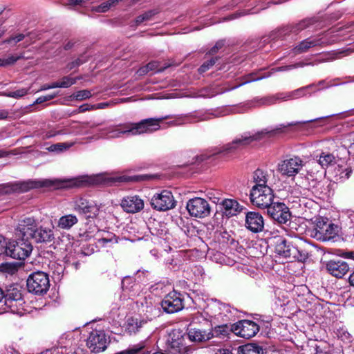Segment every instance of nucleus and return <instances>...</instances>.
Returning a JSON list of instances; mask_svg holds the SVG:
<instances>
[{"label": "nucleus", "mask_w": 354, "mask_h": 354, "mask_svg": "<svg viewBox=\"0 0 354 354\" xmlns=\"http://www.w3.org/2000/svg\"><path fill=\"white\" fill-rule=\"evenodd\" d=\"M167 119H173L167 122L169 126H179L186 123V117L165 115L158 118H147L136 123H126L119 126V130L122 133H131L132 135L145 133H152L160 128V122Z\"/></svg>", "instance_id": "1"}, {"label": "nucleus", "mask_w": 354, "mask_h": 354, "mask_svg": "<svg viewBox=\"0 0 354 354\" xmlns=\"http://www.w3.org/2000/svg\"><path fill=\"white\" fill-rule=\"evenodd\" d=\"M301 124L300 122H290L287 124H280L272 130H268L267 129H263L253 134L252 136H241L239 138H236L231 142L227 144L222 147V150L220 153L224 155L233 154L237 150L241 149L248 145H250L254 141H259L264 138L265 137L271 138L277 135L286 133L289 127L296 126Z\"/></svg>", "instance_id": "2"}, {"label": "nucleus", "mask_w": 354, "mask_h": 354, "mask_svg": "<svg viewBox=\"0 0 354 354\" xmlns=\"http://www.w3.org/2000/svg\"><path fill=\"white\" fill-rule=\"evenodd\" d=\"M153 175L140 174L133 176H121L118 177H106L102 174L93 176H82L75 178L74 185L77 187H87L104 184L112 185L122 182H142L151 180Z\"/></svg>", "instance_id": "3"}, {"label": "nucleus", "mask_w": 354, "mask_h": 354, "mask_svg": "<svg viewBox=\"0 0 354 354\" xmlns=\"http://www.w3.org/2000/svg\"><path fill=\"white\" fill-rule=\"evenodd\" d=\"M17 232H20L24 236L33 239L37 243H50L55 239L52 228L40 225L32 217L25 218L18 224Z\"/></svg>", "instance_id": "4"}, {"label": "nucleus", "mask_w": 354, "mask_h": 354, "mask_svg": "<svg viewBox=\"0 0 354 354\" xmlns=\"http://www.w3.org/2000/svg\"><path fill=\"white\" fill-rule=\"evenodd\" d=\"M308 229L311 237L321 241H329L335 238L338 233L337 226L323 217H317Z\"/></svg>", "instance_id": "5"}, {"label": "nucleus", "mask_w": 354, "mask_h": 354, "mask_svg": "<svg viewBox=\"0 0 354 354\" xmlns=\"http://www.w3.org/2000/svg\"><path fill=\"white\" fill-rule=\"evenodd\" d=\"M26 286L28 291L33 295H45L50 288L48 274L41 271L32 272L26 280Z\"/></svg>", "instance_id": "6"}, {"label": "nucleus", "mask_w": 354, "mask_h": 354, "mask_svg": "<svg viewBox=\"0 0 354 354\" xmlns=\"http://www.w3.org/2000/svg\"><path fill=\"white\" fill-rule=\"evenodd\" d=\"M17 235L20 237L19 239L8 243V257L15 259L24 260L29 257L33 248L28 237L24 236L20 232H17Z\"/></svg>", "instance_id": "7"}, {"label": "nucleus", "mask_w": 354, "mask_h": 354, "mask_svg": "<svg viewBox=\"0 0 354 354\" xmlns=\"http://www.w3.org/2000/svg\"><path fill=\"white\" fill-rule=\"evenodd\" d=\"M275 195L270 187H252L250 193L252 204L261 209H267L274 202Z\"/></svg>", "instance_id": "8"}, {"label": "nucleus", "mask_w": 354, "mask_h": 354, "mask_svg": "<svg viewBox=\"0 0 354 354\" xmlns=\"http://www.w3.org/2000/svg\"><path fill=\"white\" fill-rule=\"evenodd\" d=\"M186 334L181 330H173L165 344V352L167 354H185L188 346L185 342Z\"/></svg>", "instance_id": "9"}, {"label": "nucleus", "mask_w": 354, "mask_h": 354, "mask_svg": "<svg viewBox=\"0 0 354 354\" xmlns=\"http://www.w3.org/2000/svg\"><path fill=\"white\" fill-rule=\"evenodd\" d=\"M150 205L155 210L166 212L174 209L176 205V201L171 191L164 189L153 195Z\"/></svg>", "instance_id": "10"}, {"label": "nucleus", "mask_w": 354, "mask_h": 354, "mask_svg": "<svg viewBox=\"0 0 354 354\" xmlns=\"http://www.w3.org/2000/svg\"><path fill=\"white\" fill-rule=\"evenodd\" d=\"M317 22L315 17L306 18L299 22L292 23L283 26L277 30L274 38H279L283 39L285 37L289 36L292 34L298 35L302 30L309 28L312 25Z\"/></svg>", "instance_id": "11"}, {"label": "nucleus", "mask_w": 354, "mask_h": 354, "mask_svg": "<svg viewBox=\"0 0 354 354\" xmlns=\"http://www.w3.org/2000/svg\"><path fill=\"white\" fill-rule=\"evenodd\" d=\"M266 209L268 215L279 225H286L290 222L292 214L284 203L274 201Z\"/></svg>", "instance_id": "12"}, {"label": "nucleus", "mask_w": 354, "mask_h": 354, "mask_svg": "<svg viewBox=\"0 0 354 354\" xmlns=\"http://www.w3.org/2000/svg\"><path fill=\"white\" fill-rule=\"evenodd\" d=\"M109 342V337L104 330L95 329L89 333L86 346L92 353H99L106 349Z\"/></svg>", "instance_id": "13"}, {"label": "nucleus", "mask_w": 354, "mask_h": 354, "mask_svg": "<svg viewBox=\"0 0 354 354\" xmlns=\"http://www.w3.org/2000/svg\"><path fill=\"white\" fill-rule=\"evenodd\" d=\"M22 301V287L19 284H12L8 286L6 290H3V303L6 306L5 310L10 309L12 311H14L17 304H21Z\"/></svg>", "instance_id": "14"}, {"label": "nucleus", "mask_w": 354, "mask_h": 354, "mask_svg": "<svg viewBox=\"0 0 354 354\" xmlns=\"http://www.w3.org/2000/svg\"><path fill=\"white\" fill-rule=\"evenodd\" d=\"M184 306L183 295L175 290L167 294L161 301L162 310L169 314L180 311L184 308Z\"/></svg>", "instance_id": "15"}, {"label": "nucleus", "mask_w": 354, "mask_h": 354, "mask_svg": "<svg viewBox=\"0 0 354 354\" xmlns=\"http://www.w3.org/2000/svg\"><path fill=\"white\" fill-rule=\"evenodd\" d=\"M304 165L303 160L299 156H293L283 160L278 164L277 170L282 176H295Z\"/></svg>", "instance_id": "16"}, {"label": "nucleus", "mask_w": 354, "mask_h": 354, "mask_svg": "<svg viewBox=\"0 0 354 354\" xmlns=\"http://www.w3.org/2000/svg\"><path fill=\"white\" fill-rule=\"evenodd\" d=\"M186 208L192 216L205 218L210 214L211 208L208 202L202 198L189 199Z\"/></svg>", "instance_id": "17"}, {"label": "nucleus", "mask_w": 354, "mask_h": 354, "mask_svg": "<svg viewBox=\"0 0 354 354\" xmlns=\"http://www.w3.org/2000/svg\"><path fill=\"white\" fill-rule=\"evenodd\" d=\"M259 325L254 321L242 319L234 324V334L239 337L250 339L259 331Z\"/></svg>", "instance_id": "18"}, {"label": "nucleus", "mask_w": 354, "mask_h": 354, "mask_svg": "<svg viewBox=\"0 0 354 354\" xmlns=\"http://www.w3.org/2000/svg\"><path fill=\"white\" fill-rule=\"evenodd\" d=\"M74 209L80 214H84L86 218H94L99 214L100 207L94 201L81 197L75 200Z\"/></svg>", "instance_id": "19"}, {"label": "nucleus", "mask_w": 354, "mask_h": 354, "mask_svg": "<svg viewBox=\"0 0 354 354\" xmlns=\"http://www.w3.org/2000/svg\"><path fill=\"white\" fill-rule=\"evenodd\" d=\"M52 184L50 180L37 181L29 180L27 181H20L15 183L6 185L4 188L6 189V193L10 192H26L32 189L44 187Z\"/></svg>", "instance_id": "20"}, {"label": "nucleus", "mask_w": 354, "mask_h": 354, "mask_svg": "<svg viewBox=\"0 0 354 354\" xmlns=\"http://www.w3.org/2000/svg\"><path fill=\"white\" fill-rule=\"evenodd\" d=\"M276 252L285 258L292 257L300 261H304L307 258L306 254H302L299 250L291 245L286 239L281 240L275 246Z\"/></svg>", "instance_id": "21"}, {"label": "nucleus", "mask_w": 354, "mask_h": 354, "mask_svg": "<svg viewBox=\"0 0 354 354\" xmlns=\"http://www.w3.org/2000/svg\"><path fill=\"white\" fill-rule=\"evenodd\" d=\"M326 271L332 276L341 279L350 270L349 265L340 259H333L328 261L325 266Z\"/></svg>", "instance_id": "22"}, {"label": "nucleus", "mask_w": 354, "mask_h": 354, "mask_svg": "<svg viewBox=\"0 0 354 354\" xmlns=\"http://www.w3.org/2000/svg\"><path fill=\"white\" fill-rule=\"evenodd\" d=\"M245 226L252 233L262 232L264 228V219L263 216L257 212H248L245 215Z\"/></svg>", "instance_id": "23"}, {"label": "nucleus", "mask_w": 354, "mask_h": 354, "mask_svg": "<svg viewBox=\"0 0 354 354\" xmlns=\"http://www.w3.org/2000/svg\"><path fill=\"white\" fill-rule=\"evenodd\" d=\"M120 205L124 212L136 214L143 209L145 204L140 196L134 195L124 197Z\"/></svg>", "instance_id": "24"}, {"label": "nucleus", "mask_w": 354, "mask_h": 354, "mask_svg": "<svg viewBox=\"0 0 354 354\" xmlns=\"http://www.w3.org/2000/svg\"><path fill=\"white\" fill-rule=\"evenodd\" d=\"M185 334L189 340L194 343L205 342L214 337V334L210 331L207 332L200 328L192 327L187 328Z\"/></svg>", "instance_id": "25"}, {"label": "nucleus", "mask_w": 354, "mask_h": 354, "mask_svg": "<svg viewBox=\"0 0 354 354\" xmlns=\"http://www.w3.org/2000/svg\"><path fill=\"white\" fill-rule=\"evenodd\" d=\"M221 205L223 215L227 218L236 216L242 210V206L234 199H224L222 201Z\"/></svg>", "instance_id": "26"}, {"label": "nucleus", "mask_w": 354, "mask_h": 354, "mask_svg": "<svg viewBox=\"0 0 354 354\" xmlns=\"http://www.w3.org/2000/svg\"><path fill=\"white\" fill-rule=\"evenodd\" d=\"M253 181L255 185L253 187H269L267 183L269 179V174L267 171L257 169L253 172Z\"/></svg>", "instance_id": "27"}, {"label": "nucleus", "mask_w": 354, "mask_h": 354, "mask_svg": "<svg viewBox=\"0 0 354 354\" xmlns=\"http://www.w3.org/2000/svg\"><path fill=\"white\" fill-rule=\"evenodd\" d=\"M147 324L145 320H138L137 318L130 317L127 319L126 331L129 334H136L140 329Z\"/></svg>", "instance_id": "28"}, {"label": "nucleus", "mask_w": 354, "mask_h": 354, "mask_svg": "<svg viewBox=\"0 0 354 354\" xmlns=\"http://www.w3.org/2000/svg\"><path fill=\"white\" fill-rule=\"evenodd\" d=\"M78 218L75 215L67 214L61 216L57 223V227L63 230H69L77 223Z\"/></svg>", "instance_id": "29"}, {"label": "nucleus", "mask_w": 354, "mask_h": 354, "mask_svg": "<svg viewBox=\"0 0 354 354\" xmlns=\"http://www.w3.org/2000/svg\"><path fill=\"white\" fill-rule=\"evenodd\" d=\"M238 354H263V349L257 344L249 343L239 346Z\"/></svg>", "instance_id": "30"}, {"label": "nucleus", "mask_w": 354, "mask_h": 354, "mask_svg": "<svg viewBox=\"0 0 354 354\" xmlns=\"http://www.w3.org/2000/svg\"><path fill=\"white\" fill-rule=\"evenodd\" d=\"M214 334V337H226L230 333H234L233 324H222L216 326L214 330H210Z\"/></svg>", "instance_id": "31"}, {"label": "nucleus", "mask_w": 354, "mask_h": 354, "mask_svg": "<svg viewBox=\"0 0 354 354\" xmlns=\"http://www.w3.org/2000/svg\"><path fill=\"white\" fill-rule=\"evenodd\" d=\"M317 43L318 41L317 40H310L308 38L306 39L299 42V44L293 48V51L295 54H301L306 53L311 47L317 46Z\"/></svg>", "instance_id": "32"}, {"label": "nucleus", "mask_w": 354, "mask_h": 354, "mask_svg": "<svg viewBox=\"0 0 354 354\" xmlns=\"http://www.w3.org/2000/svg\"><path fill=\"white\" fill-rule=\"evenodd\" d=\"M318 162L322 168L328 167L335 163V157L333 153L322 152Z\"/></svg>", "instance_id": "33"}, {"label": "nucleus", "mask_w": 354, "mask_h": 354, "mask_svg": "<svg viewBox=\"0 0 354 354\" xmlns=\"http://www.w3.org/2000/svg\"><path fill=\"white\" fill-rule=\"evenodd\" d=\"M159 11L156 9L149 10L142 15H140L136 18L135 23L137 26H139L145 21L151 20L153 17L157 15Z\"/></svg>", "instance_id": "34"}, {"label": "nucleus", "mask_w": 354, "mask_h": 354, "mask_svg": "<svg viewBox=\"0 0 354 354\" xmlns=\"http://www.w3.org/2000/svg\"><path fill=\"white\" fill-rule=\"evenodd\" d=\"M323 185L321 181L313 179L309 183L308 191H311L314 195H318L322 193Z\"/></svg>", "instance_id": "35"}, {"label": "nucleus", "mask_w": 354, "mask_h": 354, "mask_svg": "<svg viewBox=\"0 0 354 354\" xmlns=\"http://www.w3.org/2000/svg\"><path fill=\"white\" fill-rule=\"evenodd\" d=\"M218 57H213L210 59L203 62V64L198 68V72L203 74L209 70L218 60Z\"/></svg>", "instance_id": "36"}, {"label": "nucleus", "mask_w": 354, "mask_h": 354, "mask_svg": "<svg viewBox=\"0 0 354 354\" xmlns=\"http://www.w3.org/2000/svg\"><path fill=\"white\" fill-rule=\"evenodd\" d=\"M263 77H264L263 76L257 77L256 73H249V74L245 75L244 77H243V82H242L241 83H239L238 85L232 87V89L236 88L240 86H242L245 84H247V83H249V82H251L253 81L260 80L263 79Z\"/></svg>", "instance_id": "37"}, {"label": "nucleus", "mask_w": 354, "mask_h": 354, "mask_svg": "<svg viewBox=\"0 0 354 354\" xmlns=\"http://www.w3.org/2000/svg\"><path fill=\"white\" fill-rule=\"evenodd\" d=\"M80 77H71L70 76H64L63 77L59 82L61 88H68L71 86L75 84L77 82V80H80Z\"/></svg>", "instance_id": "38"}, {"label": "nucleus", "mask_w": 354, "mask_h": 354, "mask_svg": "<svg viewBox=\"0 0 354 354\" xmlns=\"http://www.w3.org/2000/svg\"><path fill=\"white\" fill-rule=\"evenodd\" d=\"M71 146H73V143L68 144L66 142H60L52 145L49 148L48 150L51 151H57L61 152L64 150H66L69 149Z\"/></svg>", "instance_id": "39"}, {"label": "nucleus", "mask_w": 354, "mask_h": 354, "mask_svg": "<svg viewBox=\"0 0 354 354\" xmlns=\"http://www.w3.org/2000/svg\"><path fill=\"white\" fill-rule=\"evenodd\" d=\"M22 57V55H10L7 58H0V66H6L14 64L17 61L21 59Z\"/></svg>", "instance_id": "40"}, {"label": "nucleus", "mask_w": 354, "mask_h": 354, "mask_svg": "<svg viewBox=\"0 0 354 354\" xmlns=\"http://www.w3.org/2000/svg\"><path fill=\"white\" fill-rule=\"evenodd\" d=\"M91 96V93L88 90H80L73 94V97L78 101L88 99Z\"/></svg>", "instance_id": "41"}, {"label": "nucleus", "mask_w": 354, "mask_h": 354, "mask_svg": "<svg viewBox=\"0 0 354 354\" xmlns=\"http://www.w3.org/2000/svg\"><path fill=\"white\" fill-rule=\"evenodd\" d=\"M135 279L133 277L127 276L122 281V288L124 290H130L133 288Z\"/></svg>", "instance_id": "42"}, {"label": "nucleus", "mask_w": 354, "mask_h": 354, "mask_svg": "<svg viewBox=\"0 0 354 354\" xmlns=\"http://www.w3.org/2000/svg\"><path fill=\"white\" fill-rule=\"evenodd\" d=\"M225 45L224 40H218L216 42L215 45L206 53V55H214L216 54L220 49Z\"/></svg>", "instance_id": "43"}, {"label": "nucleus", "mask_w": 354, "mask_h": 354, "mask_svg": "<svg viewBox=\"0 0 354 354\" xmlns=\"http://www.w3.org/2000/svg\"><path fill=\"white\" fill-rule=\"evenodd\" d=\"M28 89L21 88L15 91L5 93L4 95L10 97L19 98L26 95L28 93Z\"/></svg>", "instance_id": "44"}, {"label": "nucleus", "mask_w": 354, "mask_h": 354, "mask_svg": "<svg viewBox=\"0 0 354 354\" xmlns=\"http://www.w3.org/2000/svg\"><path fill=\"white\" fill-rule=\"evenodd\" d=\"M8 243H6V239L0 236V256L8 257Z\"/></svg>", "instance_id": "45"}, {"label": "nucleus", "mask_w": 354, "mask_h": 354, "mask_svg": "<svg viewBox=\"0 0 354 354\" xmlns=\"http://www.w3.org/2000/svg\"><path fill=\"white\" fill-rule=\"evenodd\" d=\"M3 270L9 273H14L18 270V265L17 263H3L1 265Z\"/></svg>", "instance_id": "46"}, {"label": "nucleus", "mask_w": 354, "mask_h": 354, "mask_svg": "<svg viewBox=\"0 0 354 354\" xmlns=\"http://www.w3.org/2000/svg\"><path fill=\"white\" fill-rule=\"evenodd\" d=\"M160 63L158 61H151L147 64L149 71L162 72L165 68H159Z\"/></svg>", "instance_id": "47"}, {"label": "nucleus", "mask_w": 354, "mask_h": 354, "mask_svg": "<svg viewBox=\"0 0 354 354\" xmlns=\"http://www.w3.org/2000/svg\"><path fill=\"white\" fill-rule=\"evenodd\" d=\"M315 354H331L330 347L328 346L316 345Z\"/></svg>", "instance_id": "48"}, {"label": "nucleus", "mask_w": 354, "mask_h": 354, "mask_svg": "<svg viewBox=\"0 0 354 354\" xmlns=\"http://www.w3.org/2000/svg\"><path fill=\"white\" fill-rule=\"evenodd\" d=\"M112 6V5L111 4V2L109 0H108L106 2H104L102 3H101L98 7L96 9V10L97 12H105L106 11H108L110 8Z\"/></svg>", "instance_id": "49"}, {"label": "nucleus", "mask_w": 354, "mask_h": 354, "mask_svg": "<svg viewBox=\"0 0 354 354\" xmlns=\"http://www.w3.org/2000/svg\"><path fill=\"white\" fill-rule=\"evenodd\" d=\"M352 172H353V170H352L351 167H348L345 168L344 169H342L339 173L340 178H344V179L349 178Z\"/></svg>", "instance_id": "50"}, {"label": "nucleus", "mask_w": 354, "mask_h": 354, "mask_svg": "<svg viewBox=\"0 0 354 354\" xmlns=\"http://www.w3.org/2000/svg\"><path fill=\"white\" fill-rule=\"evenodd\" d=\"M84 62H85L84 60H82L80 58H77L75 60L68 63L67 65V68L69 70H71L75 67H78L79 66L83 64L84 63Z\"/></svg>", "instance_id": "51"}, {"label": "nucleus", "mask_w": 354, "mask_h": 354, "mask_svg": "<svg viewBox=\"0 0 354 354\" xmlns=\"http://www.w3.org/2000/svg\"><path fill=\"white\" fill-rule=\"evenodd\" d=\"M95 109V105H91L88 104H84L79 106L77 113H84L87 111Z\"/></svg>", "instance_id": "52"}, {"label": "nucleus", "mask_w": 354, "mask_h": 354, "mask_svg": "<svg viewBox=\"0 0 354 354\" xmlns=\"http://www.w3.org/2000/svg\"><path fill=\"white\" fill-rule=\"evenodd\" d=\"M25 38V35L24 34H18L15 37H10L9 39L4 41L6 43H10L11 41L14 40L15 43L19 42L22 41Z\"/></svg>", "instance_id": "53"}, {"label": "nucleus", "mask_w": 354, "mask_h": 354, "mask_svg": "<svg viewBox=\"0 0 354 354\" xmlns=\"http://www.w3.org/2000/svg\"><path fill=\"white\" fill-rule=\"evenodd\" d=\"M303 66H304V63L299 62V63H297L293 65H288V66H286L279 67L277 71H282L292 69V68H297V67H301Z\"/></svg>", "instance_id": "54"}, {"label": "nucleus", "mask_w": 354, "mask_h": 354, "mask_svg": "<svg viewBox=\"0 0 354 354\" xmlns=\"http://www.w3.org/2000/svg\"><path fill=\"white\" fill-rule=\"evenodd\" d=\"M339 256L345 259L354 260V250L342 252Z\"/></svg>", "instance_id": "55"}, {"label": "nucleus", "mask_w": 354, "mask_h": 354, "mask_svg": "<svg viewBox=\"0 0 354 354\" xmlns=\"http://www.w3.org/2000/svg\"><path fill=\"white\" fill-rule=\"evenodd\" d=\"M138 72L140 75H145L147 73H149V71L148 68L147 67V64L145 66L140 67V69L138 70Z\"/></svg>", "instance_id": "56"}, {"label": "nucleus", "mask_w": 354, "mask_h": 354, "mask_svg": "<svg viewBox=\"0 0 354 354\" xmlns=\"http://www.w3.org/2000/svg\"><path fill=\"white\" fill-rule=\"evenodd\" d=\"M57 95H58V92L53 93L52 94H48V95H44V96L46 97V101H49V100H51L54 99Z\"/></svg>", "instance_id": "57"}, {"label": "nucleus", "mask_w": 354, "mask_h": 354, "mask_svg": "<svg viewBox=\"0 0 354 354\" xmlns=\"http://www.w3.org/2000/svg\"><path fill=\"white\" fill-rule=\"evenodd\" d=\"M309 86H307V87H303V88H299L297 90H296L295 92L297 93V95H305V90L308 88Z\"/></svg>", "instance_id": "58"}, {"label": "nucleus", "mask_w": 354, "mask_h": 354, "mask_svg": "<svg viewBox=\"0 0 354 354\" xmlns=\"http://www.w3.org/2000/svg\"><path fill=\"white\" fill-rule=\"evenodd\" d=\"M75 44V42L68 41L64 46V50H68L71 49Z\"/></svg>", "instance_id": "59"}, {"label": "nucleus", "mask_w": 354, "mask_h": 354, "mask_svg": "<svg viewBox=\"0 0 354 354\" xmlns=\"http://www.w3.org/2000/svg\"><path fill=\"white\" fill-rule=\"evenodd\" d=\"M83 3V0H69V5L77 6Z\"/></svg>", "instance_id": "60"}, {"label": "nucleus", "mask_w": 354, "mask_h": 354, "mask_svg": "<svg viewBox=\"0 0 354 354\" xmlns=\"http://www.w3.org/2000/svg\"><path fill=\"white\" fill-rule=\"evenodd\" d=\"M215 354H233L228 349H219Z\"/></svg>", "instance_id": "61"}, {"label": "nucleus", "mask_w": 354, "mask_h": 354, "mask_svg": "<svg viewBox=\"0 0 354 354\" xmlns=\"http://www.w3.org/2000/svg\"><path fill=\"white\" fill-rule=\"evenodd\" d=\"M8 112L5 110H0V120L7 118Z\"/></svg>", "instance_id": "62"}, {"label": "nucleus", "mask_w": 354, "mask_h": 354, "mask_svg": "<svg viewBox=\"0 0 354 354\" xmlns=\"http://www.w3.org/2000/svg\"><path fill=\"white\" fill-rule=\"evenodd\" d=\"M45 102H47V101H46V97H45L44 95V96H40L35 101V102L37 104H41V103Z\"/></svg>", "instance_id": "63"}, {"label": "nucleus", "mask_w": 354, "mask_h": 354, "mask_svg": "<svg viewBox=\"0 0 354 354\" xmlns=\"http://www.w3.org/2000/svg\"><path fill=\"white\" fill-rule=\"evenodd\" d=\"M348 281L351 286H354V271L350 274Z\"/></svg>", "instance_id": "64"}]
</instances>
